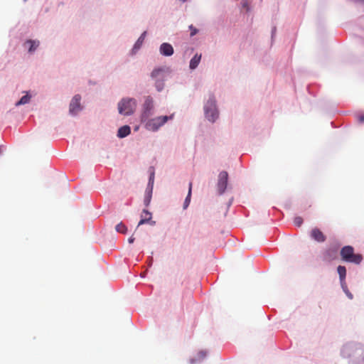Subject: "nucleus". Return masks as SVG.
Returning a JSON list of instances; mask_svg holds the SVG:
<instances>
[{
    "instance_id": "obj_9",
    "label": "nucleus",
    "mask_w": 364,
    "mask_h": 364,
    "mask_svg": "<svg viewBox=\"0 0 364 364\" xmlns=\"http://www.w3.org/2000/svg\"><path fill=\"white\" fill-rule=\"evenodd\" d=\"M151 213L148 211L147 210H143L141 214V220L138 223V226H140L143 224L149 223L151 225H154L155 221L151 220Z\"/></svg>"
},
{
    "instance_id": "obj_16",
    "label": "nucleus",
    "mask_w": 364,
    "mask_h": 364,
    "mask_svg": "<svg viewBox=\"0 0 364 364\" xmlns=\"http://www.w3.org/2000/svg\"><path fill=\"white\" fill-rule=\"evenodd\" d=\"M26 44H28L30 46L28 51L31 53L33 52L38 47L39 41L28 40L26 42Z\"/></svg>"
},
{
    "instance_id": "obj_24",
    "label": "nucleus",
    "mask_w": 364,
    "mask_h": 364,
    "mask_svg": "<svg viewBox=\"0 0 364 364\" xmlns=\"http://www.w3.org/2000/svg\"><path fill=\"white\" fill-rule=\"evenodd\" d=\"M358 120L360 122H364V115L359 116Z\"/></svg>"
},
{
    "instance_id": "obj_21",
    "label": "nucleus",
    "mask_w": 364,
    "mask_h": 364,
    "mask_svg": "<svg viewBox=\"0 0 364 364\" xmlns=\"http://www.w3.org/2000/svg\"><path fill=\"white\" fill-rule=\"evenodd\" d=\"M294 223L295 225L300 227L303 223V219L301 217H296L294 220Z\"/></svg>"
},
{
    "instance_id": "obj_17",
    "label": "nucleus",
    "mask_w": 364,
    "mask_h": 364,
    "mask_svg": "<svg viewBox=\"0 0 364 364\" xmlns=\"http://www.w3.org/2000/svg\"><path fill=\"white\" fill-rule=\"evenodd\" d=\"M164 80H165V78H159L158 80H156V82H155V86L156 87V90L160 92L163 90L164 88Z\"/></svg>"
},
{
    "instance_id": "obj_25",
    "label": "nucleus",
    "mask_w": 364,
    "mask_h": 364,
    "mask_svg": "<svg viewBox=\"0 0 364 364\" xmlns=\"http://www.w3.org/2000/svg\"><path fill=\"white\" fill-rule=\"evenodd\" d=\"M129 243H133L134 241V237L133 236L130 237L128 240Z\"/></svg>"
},
{
    "instance_id": "obj_14",
    "label": "nucleus",
    "mask_w": 364,
    "mask_h": 364,
    "mask_svg": "<svg viewBox=\"0 0 364 364\" xmlns=\"http://www.w3.org/2000/svg\"><path fill=\"white\" fill-rule=\"evenodd\" d=\"M337 271L339 274L341 282H344L346 276V267L344 266L339 265L337 268Z\"/></svg>"
},
{
    "instance_id": "obj_2",
    "label": "nucleus",
    "mask_w": 364,
    "mask_h": 364,
    "mask_svg": "<svg viewBox=\"0 0 364 364\" xmlns=\"http://www.w3.org/2000/svg\"><path fill=\"white\" fill-rule=\"evenodd\" d=\"M173 114L170 116H160L152 119H147L145 122V128L151 132L157 131L161 127H162L168 120L172 119Z\"/></svg>"
},
{
    "instance_id": "obj_27",
    "label": "nucleus",
    "mask_w": 364,
    "mask_h": 364,
    "mask_svg": "<svg viewBox=\"0 0 364 364\" xmlns=\"http://www.w3.org/2000/svg\"><path fill=\"white\" fill-rule=\"evenodd\" d=\"M348 296H349L350 299H352L353 298V296L351 294H348Z\"/></svg>"
},
{
    "instance_id": "obj_26",
    "label": "nucleus",
    "mask_w": 364,
    "mask_h": 364,
    "mask_svg": "<svg viewBox=\"0 0 364 364\" xmlns=\"http://www.w3.org/2000/svg\"><path fill=\"white\" fill-rule=\"evenodd\" d=\"M154 173H153V174L150 176L149 181H153V180H154Z\"/></svg>"
},
{
    "instance_id": "obj_23",
    "label": "nucleus",
    "mask_w": 364,
    "mask_h": 364,
    "mask_svg": "<svg viewBox=\"0 0 364 364\" xmlns=\"http://www.w3.org/2000/svg\"><path fill=\"white\" fill-rule=\"evenodd\" d=\"M189 28H190V29H191V36H195V35L197 33L198 30H197L196 28H194V27L193 26V25H191V26H189Z\"/></svg>"
},
{
    "instance_id": "obj_15",
    "label": "nucleus",
    "mask_w": 364,
    "mask_h": 364,
    "mask_svg": "<svg viewBox=\"0 0 364 364\" xmlns=\"http://www.w3.org/2000/svg\"><path fill=\"white\" fill-rule=\"evenodd\" d=\"M192 186L193 183L192 182L189 183V188H188V195L185 199L184 203H183V208L186 209L189 205L191 202V191H192Z\"/></svg>"
},
{
    "instance_id": "obj_6",
    "label": "nucleus",
    "mask_w": 364,
    "mask_h": 364,
    "mask_svg": "<svg viewBox=\"0 0 364 364\" xmlns=\"http://www.w3.org/2000/svg\"><path fill=\"white\" fill-rule=\"evenodd\" d=\"M228 173L226 171H221L218 175L217 189L219 194H223L228 186Z\"/></svg>"
},
{
    "instance_id": "obj_19",
    "label": "nucleus",
    "mask_w": 364,
    "mask_h": 364,
    "mask_svg": "<svg viewBox=\"0 0 364 364\" xmlns=\"http://www.w3.org/2000/svg\"><path fill=\"white\" fill-rule=\"evenodd\" d=\"M115 230L118 232L125 234L127 231V228L126 227V225L124 223H119V224H117L116 225Z\"/></svg>"
},
{
    "instance_id": "obj_11",
    "label": "nucleus",
    "mask_w": 364,
    "mask_h": 364,
    "mask_svg": "<svg viewBox=\"0 0 364 364\" xmlns=\"http://www.w3.org/2000/svg\"><path fill=\"white\" fill-rule=\"evenodd\" d=\"M131 132V129L128 125L121 127L117 132V136L119 138H124L128 136Z\"/></svg>"
},
{
    "instance_id": "obj_13",
    "label": "nucleus",
    "mask_w": 364,
    "mask_h": 364,
    "mask_svg": "<svg viewBox=\"0 0 364 364\" xmlns=\"http://www.w3.org/2000/svg\"><path fill=\"white\" fill-rule=\"evenodd\" d=\"M201 59V54H196L190 61L189 67L191 70L196 69Z\"/></svg>"
},
{
    "instance_id": "obj_7",
    "label": "nucleus",
    "mask_w": 364,
    "mask_h": 364,
    "mask_svg": "<svg viewBox=\"0 0 364 364\" xmlns=\"http://www.w3.org/2000/svg\"><path fill=\"white\" fill-rule=\"evenodd\" d=\"M80 100L81 96L80 95H75L72 99L70 104V112L72 114H76L81 110Z\"/></svg>"
},
{
    "instance_id": "obj_29",
    "label": "nucleus",
    "mask_w": 364,
    "mask_h": 364,
    "mask_svg": "<svg viewBox=\"0 0 364 364\" xmlns=\"http://www.w3.org/2000/svg\"><path fill=\"white\" fill-rule=\"evenodd\" d=\"M1 154V149L0 148V154Z\"/></svg>"
},
{
    "instance_id": "obj_5",
    "label": "nucleus",
    "mask_w": 364,
    "mask_h": 364,
    "mask_svg": "<svg viewBox=\"0 0 364 364\" xmlns=\"http://www.w3.org/2000/svg\"><path fill=\"white\" fill-rule=\"evenodd\" d=\"M154 109V100L152 97L148 96L145 98L143 105V112L141 113V122H145L151 114Z\"/></svg>"
},
{
    "instance_id": "obj_10",
    "label": "nucleus",
    "mask_w": 364,
    "mask_h": 364,
    "mask_svg": "<svg viewBox=\"0 0 364 364\" xmlns=\"http://www.w3.org/2000/svg\"><path fill=\"white\" fill-rule=\"evenodd\" d=\"M160 53L165 56H171L173 53V48L168 43H164L160 46Z\"/></svg>"
},
{
    "instance_id": "obj_28",
    "label": "nucleus",
    "mask_w": 364,
    "mask_h": 364,
    "mask_svg": "<svg viewBox=\"0 0 364 364\" xmlns=\"http://www.w3.org/2000/svg\"><path fill=\"white\" fill-rule=\"evenodd\" d=\"M181 1H182L183 2H185V1H186L187 0H181Z\"/></svg>"
},
{
    "instance_id": "obj_3",
    "label": "nucleus",
    "mask_w": 364,
    "mask_h": 364,
    "mask_svg": "<svg viewBox=\"0 0 364 364\" xmlns=\"http://www.w3.org/2000/svg\"><path fill=\"white\" fill-rule=\"evenodd\" d=\"M205 117L212 122H214L218 117V111L216 107V102L214 97H210L204 106Z\"/></svg>"
},
{
    "instance_id": "obj_1",
    "label": "nucleus",
    "mask_w": 364,
    "mask_h": 364,
    "mask_svg": "<svg viewBox=\"0 0 364 364\" xmlns=\"http://www.w3.org/2000/svg\"><path fill=\"white\" fill-rule=\"evenodd\" d=\"M341 259L347 262L359 264L363 260V256L360 254H355L352 246L347 245L341 250Z\"/></svg>"
},
{
    "instance_id": "obj_12",
    "label": "nucleus",
    "mask_w": 364,
    "mask_h": 364,
    "mask_svg": "<svg viewBox=\"0 0 364 364\" xmlns=\"http://www.w3.org/2000/svg\"><path fill=\"white\" fill-rule=\"evenodd\" d=\"M151 76L155 80L165 78L164 70L162 68H156L151 72Z\"/></svg>"
},
{
    "instance_id": "obj_4",
    "label": "nucleus",
    "mask_w": 364,
    "mask_h": 364,
    "mask_svg": "<svg viewBox=\"0 0 364 364\" xmlns=\"http://www.w3.org/2000/svg\"><path fill=\"white\" fill-rule=\"evenodd\" d=\"M136 107V100L133 98L122 99L118 104L119 112L124 115L134 113Z\"/></svg>"
},
{
    "instance_id": "obj_8",
    "label": "nucleus",
    "mask_w": 364,
    "mask_h": 364,
    "mask_svg": "<svg viewBox=\"0 0 364 364\" xmlns=\"http://www.w3.org/2000/svg\"><path fill=\"white\" fill-rule=\"evenodd\" d=\"M310 235L313 240L318 242H323L326 240V235L317 228H314L311 230Z\"/></svg>"
},
{
    "instance_id": "obj_18",
    "label": "nucleus",
    "mask_w": 364,
    "mask_h": 364,
    "mask_svg": "<svg viewBox=\"0 0 364 364\" xmlns=\"http://www.w3.org/2000/svg\"><path fill=\"white\" fill-rule=\"evenodd\" d=\"M145 36H146V32H144L141 36L138 38L137 41L136 42V43L134 44V49H139L140 48V46H141V44L143 43L144 42V40L145 38Z\"/></svg>"
},
{
    "instance_id": "obj_20",
    "label": "nucleus",
    "mask_w": 364,
    "mask_h": 364,
    "mask_svg": "<svg viewBox=\"0 0 364 364\" xmlns=\"http://www.w3.org/2000/svg\"><path fill=\"white\" fill-rule=\"evenodd\" d=\"M30 99H31V97L28 95H26L23 96L20 99V100L16 103V105L19 106L21 105H25L29 102Z\"/></svg>"
},
{
    "instance_id": "obj_22",
    "label": "nucleus",
    "mask_w": 364,
    "mask_h": 364,
    "mask_svg": "<svg viewBox=\"0 0 364 364\" xmlns=\"http://www.w3.org/2000/svg\"><path fill=\"white\" fill-rule=\"evenodd\" d=\"M151 193H149L146 197H145V199H144V204L146 206H148L150 203V201H151Z\"/></svg>"
}]
</instances>
